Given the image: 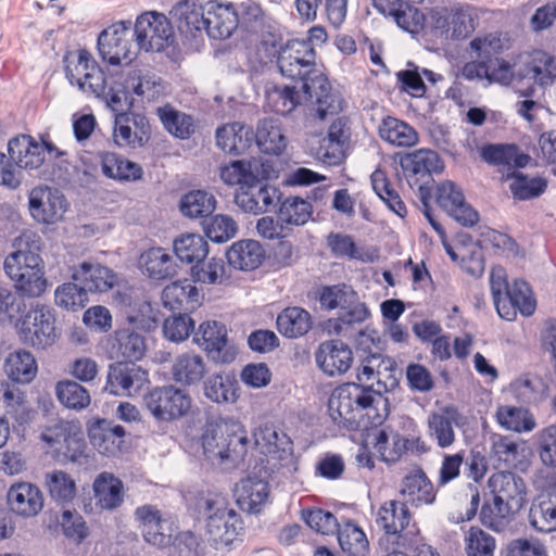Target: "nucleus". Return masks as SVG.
I'll list each match as a JSON object with an SVG mask.
<instances>
[{
	"label": "nucleus",
	"mask_w": 556,
	"mask_h": 556,
	"mask_svg": "<svg viewBox=\"0 0 556 556\" xmlns=\"http://www.w3.org/2000/svg\"><path fill=\"white\" fill-rule=\"evenodd\" d=\"M316 53L308 43L287 41L277 51L279 73L290 84L275 85L266 91L267 105L286 116L303 104H315V115L325 119L341 110V99L333 92L328 77L317 68Z\"/></svg>",
	"instance_id": "f257e3e1"
},
{
	"label": "nucleus",
	"mask_w": 556,
	"mask_h": 556,
	"mask_svg": "<svg viewBox=\"0 0 556 556\" xmlns=\"http://www.w3.org/2000/svg\"><path fill=\"white\" fill-rule=\"evenodd\" d=\"M202 447L207 459L230 462L243 459L249 440L242 425L233 419L207 420L201 435Z\"/></svg>",
	"instance_id": "f03ea898"
},
{
	"label": "nucleus",
	"mask_w": 556,
	"mask_h": 556,
	"mask_svg": "<svg viewBox=\"0 0 556 556\" xmlns=\"http://www.w3.org/2000/svg\"><path fill=\"white\" fill-rule=\"evenodd\" d=\"M165 93V81L156 73L146 67H134L113 78L108 106L112 111H130L134 94L142 100L154 101Z\"/></svg>",
	"instance_id": "7ed1b4c3"
},
{
	"label": "nucleus",
	"mask_w": 556,
	"mask_h": 556,
	"mask_svg": "<svg viewBox=\"0 0 556 556\" xmlns=\"http://www.w3.org/2000/svg\"><path fill=\"white\" fill-rule=\"evenodd\" d=\"M4 271L15 282V288L23 295L40 296L47 288L42 260L29 250H17L4 260Z\"/></svg>",
	"instance_id": "20e7f679"
},
{
	"label": "nucleus",
	"mask_w": 556,
	"mask_h": 556,
	"mask_svg": "<svg viewBox=\"0 0 556 556\" xmlns=\"http://www.w3.org/2000/svg\"><path fill=\"white\" fill-rule=\"evenodd\" d=\"M55 321V312L52 307L36 304L24 314L16 327L24 343L45 350L52 346L60 337Z\"/></svg>",
	"instance_id": "39448f33"
},
{
	"label": "nucleus",
	"mask_w": 556,
	"mask_h": 556,
	"mask_svg": "<svg viewBox=\"0 0 556 556\" xmlns=\"http://www.w3.org/2000/svg\"><path fill=\"white\" fill-rule=\"evenodd\" d=\"M135 37L130 21L114 23L102 30L98 37V51L102 60L111 65L126 64L137 56L140 49L132 43Z\"/></svg>",
	"instance_id": "423d86ee"
},
{
	"label": "nucleus",
	"mask_w": 556,
	"mask_h": 556,
	"mask_svg": "<svg viewBox=\"0 0 556 556\" xmlns=\"http://www.w3.org/2000/svg\"><path fill=\"white\" fill-rule=\"evenodd\" d=\"M200 506L206 515L207 533L216 544H231L243 530L240 515L228 508L223 498H205Z\"/></svg>",
	"instance_id": "0eeeda50"
},
{
	"label": "nucleus",
	"mask_w": 556,
	"mask_h": 556,
	"mask_svg": "<svg viewBox=\"0 0 556 556\" xmlns=\"http://www.w3.org/2000/svg\"><path fill=\"white\" fill-rule=\"evenodd\" d=\"M136 46L140 50L161 52L175 42L170 21L162 13L146 12L139 15L134 26Z\"/></svg>",
	"instance_id": "6e6552de"
},
{
	"label": "nucleus",
	"mask_w": 556,
	"mask_h": 556,
	"mask_svg": "<svg viewBox=\"0 0 556 556\" xmlns=\"http://www.w3.org/2000/svg\"><path fill=\"white\" fill-rule=\"evenodd\" d=\"M147 409L160 421H173L186 416L191 408V396L174 386L155 387L143 397Z\"/></svg>",
	"instance_id": "1a4fd4ad"
},
{
	"label": "nucleus",
	"mask_w": 556,
	"mask_h": 556,
	"mask_svg": "<svg viewBox=\"0 0 556 556\" xmlns=\"http://www.w3.org/2000/svg\"><path fill=\"white\" fill-rule=\"evenodd\" d=\"M193 341L216 363L229 364L236 358L237 351L229 343L228 330L220 321L202 323L194 333Z\"/></svg>",
	"instance_id": "9d476101"
},
{
	"label": "nucleus",
	"mask_w": 556,
	"mask_h": 556,
	"mask_svg": "<svg viewBox=\"0 0 556 556\" xmlns=\"http://www.w3.org/2000/svg\"><path fill=\"white\" fill-rule=\"evenodd\" d=\"M437 203L465 227H471L479 220L478 212L466 203L462 189L453 181L446 180L438 186Z\"/></svg>",
	"instance_id": "9b49d317"
},
{
	"label": "nucleus",
	"mask_w": 556,
	"mask_h": 556,
	"mask_svg": "<svg viewBox=\"0 0 556 556\" xmlns=\"http://www.w3.org/2000/svg\"><path fill=\"white\" fill-rule=\"evenodd\" d=\"M29 212L34 219L42 224H54L66 211V199L56 189L34 188L29 193Z\"/></svg>",
	"instance_id": "f8f14e48"
},
{
	"label": "nucleus",
	"mask_w": 556,
	"mask_h": 556,
	"mask_svg": "<svg viewBox=\"0 0 556 556\" xmlns=\"http://www.w3.org/2000/svg\"><path fill=\"white\" fill-rule=\"evenodd\" d=\"M314 355L317 367L330 377L346 372L353 363L351 348L338 339L321 342Z\"/></svg>",
	"instance_id": "ddd939ff"
},
{
	"label": "nucleus",
	"mask_w": 556,
	"mask_h": 556,
	"mask_svg": "<svg viewBox=\"0 0 556 556\" xmlns=\"http://www.w3.org/2000/svg\"><path fill=\"white\" fill-rule=\"evenodd\" d=\"M491 495L506 503L518 513L526 503L527 486L523 479L513 471H497L490 476Z\"/></svg>",
	"instance_id": "4468645a"
},
{
	"label": "nucleus",
	"mask_w": 556,
	"mask_h": 556,
	"mask_svg": "<svg viewBox=\"0 0 556 556\" xmlns=\"http://www.w3.org/2000/svg\"><path fill=\"white\" fill-rule=\"evenodd\" d=\"M205 21V33L210 38L227 39L239 25V12L231 3L222 4L217 1H208Z\"/></svg>",
	"instance_id": "2eb2a0df"
},
{
	"label": "nucleus",
	"mask_w": 556,
	"mask_h": 556,
	"mask_svg": "<svg viewBox=\"0 0 556 556\" xmlns=\"http://www.w3.org/2000/svg\"><path fill=\"white\" fill-rule=\"evenodd\" d=\"M71 279L78 281L87 294L103 293L111 290L116 281L112 269L99 263L83 262L73 267Z\"/></svg>",
	"instance_id": "dca6fc26"
},
{
	"label": "nucleus",
	"mask_w": 556,
	"mask_h": 556,
	"mask_svg": "<svg viewBox=\"0 0 556 556\" xmlns=\"http://www.w3.org/2000/svg\"><path fill=\"white\" fill-rule=\"evenodd\" d=\"M528 520L536 532L556 531V486L545 489L534 496Z\"/></svg>",
	"instance_id": "f3484780"
},
{
	"label": "nucleus",
	"mask_w": 556,
	"mask_h": 556,
	"mask_svg": "<svg viewBox=\"0 0 556 556\" xmlns=\"http://www.w3.org/2000/svg\"><path fill=\"white\" fill-rule=\"evenodd\" d=\"M147 376V371L135 363L118 361L109 366L104 390L114 395L129 393L135 384L139 388Z\"/></svg>",
	"instance_id": "a211bd4d"
},
{
	"label": "nucleus",
	"mask_w": 556,
	"mask_h": 556,
	"mask_svg": "<svg viewBox=\"0 0 556 556\" xmlns=\"http://www.w3.org/2000/svg\"><path fill=\"white\" fill-rule=\"evenodd\" d=\"M536 308V301L532 295V291L527 281L516 279L503 304L498 307V316L506 320H515L517 313L529 317L533 315Z\"/></svg>",
	"instance_id": "6ab92c4d"
},
{
	"label": "nucleus",
	"mask_w": 556,
	"mask_h": 556,
	"mask_svg": "<svg viewBox=\"0 0 556 556\" xmlns=\"http://www.w3.org/2000/svg\"><path fill=\"white\" fill-rule=\"evenodd\" d=\"M7 498L11 510L22 517H35L43 508L42 492L29 482L14 483L9 489Z\"/></svg>",
	"instance_id": "aec40b11"
},
{
	"label": "nucleus",
	"mask_w": 556,
	"mask_h": 556,
	"mask_svg": "<svg viewBox=\"0 0 556 556\" xmlns=\"http://www.w3.org/2000/svg\"><path fill=\"white\" fill-rule=\"evenodd\" d=\"M215 137L218 148L233 155L245 153L255 143L253 128L239 122L218 127Z\"/></svg>",
	"instance_id": "412c9836"
},
{
	"label": "nucleus",
	"mask_w": 556,
	"mask_h": 556,
	"mask_svg": "<svg viewBox=\"0 0 556 556\" xmlns=\"http://www.w3.org/2000/svg\"><path fill=\"white\" fill-rule=\"evenodd\" d=\"M169 14L178 30L186 36L197 37L205 31L206 4L202 7L190 0H181Z\"/></svg>",
	"instance_id": "4be33fe9"
},
{
	"label": "nucleus",
	"mask_w": 556,
	"mask_h": 556,
	"mask_svg": "<svg viewBox=\"0 0 556 556\" xmlns=\"http://www.w3.org/2000/svg\"><path fill=\"white\" fill-rule=\"evenodd\" d=\"M8 152L20 168L37 169L45 162V147L29 135L12 138L8 143Z\"/></svg>",
	"instance_id": "5701e85b"
},
{
	"label": "nucleus",
	"mask_w": 556,
	"mask_h": 556,
	"mask_svg": "<svg viewBox=\"0 0 556 556\" xmlns=\"http://www.w3.org/2000/svg\"><path fill=\"white\" fill-rule=\"evenodd\" d=\"M401 494L406 505L410 504L415 507L431 505L437 497L433 484L422 469H417L403 478Z\"/></svg>",
	"instance_id": "b1692460"
},
{
	"label": "nucleus",
	"mask_w": 556,
	"mask_h": 556,
	"mask_svg": "<svg viewBox=\"0 0 556 556\" xmlns=\"http://www.w3.org/2000/svg\"><path fill=\"white\" fill-rule=\"evenodd\" d=\"M162 301L173 312H191L200 305V294L189 280H177L163 289Z\"/></svg>",
	"instance_id": "393cba45"
},
{
	"label": "nucleus",
	"mask_w": 556,
	"mask_h": 556,
	"mask_svg": "<svg viewBox=\"0 0 556 556\" xmlns=\"http://www.w3.org/2000/svg\"><path fill=\"white\" fill-rule=\"evenodd\" d=\"M502 182L509 181V191L518 201H528L541 197L547 189V179L530 177L517 169H509L502 174Z\"/></svg>",
	"instance_id": "a878e982"
},
{
	"label": "nucleus",
	"mask_w": 556,
	"mask_h": 556,
	"mask_svg": "<svg viewBox=\"0 0 556 556\" xmlns=\"http://www.w3.org/2000/svg\"><path fill=\"white\" fill-rule=\"evenodd\" d=\"M269 495L268 483L256 477L242 479L235 488L239 507L248 513H258Z\"/></svg>",
	"instance_id": "bb28decb"
},
{
	"label": "nucleus",
	"mask_w": 556,
	"mask_h": 556,
	"mask_svg": "<svg viewBox=\"0 0 556 556\" xmlns=\"http://www.w3.org/2000/svg\"><path fill=\"white\" fill-rule=\"evenodd\" d=\"M481 159L490 165H502L509 169L526 167L531 157L515 143H488L481 148Z\"/></svg>",
	"instance_id": "cd10ccee"
},
{
	"label": "nucleus",
	"mask_w": 556,
	"mask_h": 556,
	"mask_svg": "<svg viewBox=\"0 0 556 556\" xmlns=\"http://www.w3.org/2000/svg\"><path fill=\"white\" fill-rule=\"evenodd\" d=\"M111 350L116 358H121L122 362L136 364L147 352L146 338L134 329H118L114 332Z\"/></svg>",
	"instance_id": "c85d7f7f"
},
{
	"label": "nucleus",
	"mask_w": 556,
	"mask_h": 556,
	"mask_svg": "<svg viewBox=\"0 0 556 556\" xmlns=\"http://www.w3.org/2000/svg\"><path fill=\"white\" fill-rule=\"evenodd\" d=\"M458 417L459 413L454 406H445L440 412L429 415V435L441 448H446L455 442L454 424H457Z\"/></svg>",
	"instance_id": "c756f323"
},
{
	"label": "nucleus",
	"mask_w": 556,
	"mask_h": 556,
	"mask_svg": "<svg viewBox=\"0 0 556 556\" xmlns=\"http://www.w3.org/2000/svg\"><path fill=\"white\" fill-rule=\"evenodd\" d=\"M228 264L240 270H253L265 258V250L256 240H239L227 250Z\"/></svg>",
	"instance_id": "7c9ffc66"
},
{
	"label": "nucleus",
	"mask_w": 556,
	"mask_h": 556,
	"mask_svg": "<svg viewBox=\"0 0 556 556\" xmlns=\"http://www.w3.org/2000/svg\"><path fill=\"white\" fill-rule=\"evenodd\" d=\"M155 114L161 121L163 128L177 139H189L195 131L193 116L179 111L170 103L157 106Z\"/></svg>",
	"instance_id": "2f4dec72"
},
{
	"label": "nucleus",
	"mask_w": 556,
	"mask_h": 556,
	"mask_svg": "<svg viewBox=\"0 0 556 556\" xmlns=\"http://www.w3.org/2000/svg\"><path fill=\"white\" fill-rule=\"evenodd\" d=\"M254 136L255 144L265 154L280 155L286 150L288 140L279 119L263 118L258 121Z\"/></svg>",
	"instance_id": "473e14b6"
},
{
	"label": "nucleus",
	"mask_w": 556,
	"mask_h": 556,
	"mask_svg": "<svg viewBox=\"0 0 556 556\" xmlns=\"http://www.w3.org/2000/svg\"><path fill=\"white\" fill-rule=\"evenodd\" d=\"M276 324L281 336L296 339L312 329L313 318L306 309L300 306H289L278 314Z\"/></svg>",
	"instance_id": "72a5a7b5"
},
{
	"label": "nucleus",
	"mask_w": 556,
	"mask_h": 556,
	"mask_svg": "<svg viewBox=\"0 0 556 556\" xmlns=\"http://www.w3.org/2000/svg\"><path fill=\"white\" fill-rule=\"evenodd\" d=\"M139 265L149 278L164 280L176 274V263L162 248H151L139 257Z\"/></svg>",
	"instance_id": "f704fd0d"
},
{
	"label": "nucleus",
	"mask_w": 556,
	"mask_h": 556,
	"mask_svg": "<svg viewBox=\"0 0 556 556\" xmlns=\"http://www.w3.org/2000/svg\"><path fill=\"white\" fill-rule=\"evenodd\" d=\"M357 391L355 382L344 383L333 390L328 400V412L332 421L339 426H346L354 420V393Z\"/></svg>",
	"instance_id": "c9c22d12"
},
{
	"label": "nucleus",
	"mask_w": 556,
	"mask_h": 556,
	"mask_svg": "<svg viewBox=\"0 0 556 556\" xmlns=\"http://www.w3.org/2000/svg\"><path fill=\"white\" fill-rule=\"evenodd\" d=\"M97 505L106 510L119 507L124 502V485L113 473L102 472L93 482Z\"/></svg>",
	"instance_id": "e433bc0d"
},
{
	"label": "nucleus",
	"mask_w": 556,
	"mask_h": 556,
	"mask_svg": "<svg viewBox=\"0 0 556 556\" xmlns=\"http://www.w3.org/2000/svg\"><path fill=\"white\" fill-rule=\"evenodd\" d=\"M206 372L202 356L185 353L176 357L172 366L173 379L181 386L198 384Z\"/></svg>",
	"instance_id": "4c0bfd02"
},
{
	"label": "nucleus",
	"mask_w": 556,
	"mask_h": 556,
	"mask_svg": "<svg viewBox=\"0 0 556 556\" xmlns=\"http://www.w3.org/2000/svg\"><path fill=\"white\" fill-rule=\"evenodd\" d=\"M277 207V218L285 225H305L313 214L311 202L299 195L283 197L281 192Z\"/></svg>",
	"instance_id": "58836bf2"
},
{
	"label": "nucleus",
	"mask_w": 556,
	"mask_h": 556,
	"mask_svg": "<svg viewBox=\"0 0 556 556\" xmlns=\"http://www.w3.org/2000/svg\"><path fill=\"white\" fill-rule=\"evenodd\" d=\"M370 316L367 305L359 301L357 293L352 290L348 291L346 300L338 313V318L333 320V330L340 334L356 324H362Z\"/></svg>",
	"instance_id": "ea45409f"
},
{
	"label": "nucleus",
	"mask_w": 556,
	"mask_h": 556,
	"mask_svg": "<svg viewBox=\"0 0 556 556\" xmlns=\"http://www.w3.org/2000/svg\"><path fill=\"white\" fill-rule=\"evenodd\" d=\"M409 520L410 513L405 503L388 501L378 510L377 523L384 530L386 534L400 538V533L408 526Z\"/></svg>",
	"instance_id": "a19ab883"
},
{
	"label": "nucleus",
	"mask_w": 556,
	"mask_h": 556,
	"mask_svg": "<svg viewBox=\"0 0 556 556\" xmlns=\"http://www.w3.org/2000/svg\"><path fill=\"white\" fill-rule=\"evenodd\" d=\"M517 514V510L491 495V497H485L481 505L479 520L482 526L500 532Z\"/></svg>",
	"instance_id": "79ce46f5"
},
{
	"label": "nucleus",
	"mask_w": 556,
	"mask_h": 556,
	"mask_svg": "<svg viewBox=\"0 0 556 556\" xmlns=\"http://www.w3.org/2000/svg\"><path fill=\"white\" fill-rule=\"evenodd\" d=\"M206 399L217 404L235 403L238 399V381L229 374H213L203 382Z\"/></svg>",
	"instance_id": "37998d69"
},
{
	"label": "nucleus",
	"mask_w": 556,
	"mask_h": 556,
	"mask_svg": "<svg viewBox=\"0 0 556 556\" xmlns=\"http://www.w3.org/2000/svg\"><path fill=\"white\" fill-rule=\"evenodd\" d=\"M216 208L215 197L205 190H191L184 194L179 201V210L185 217H210Z\"/></svg>",
	"instance_id": "c03bdc74"
},
{
	"label": "nucleus",
	"mask_w": 556,
	"mask_h": 556,
	"mask_svg": "<svg viewBox=\"0 0 556 556\" xmlns=\"http://www.w3.org/2000/svg\"><path fill=\"white\" fill-rule=\"evenodd\" d=\"M4 370L12 381L29 383L36 377L37 363L30 352L20 350L7 357Z\"/></svg>",
	"instance_id": "a18cd8bd"
},
{
	"label": "nucleus",
	"mask_w": 556,
	"mask_h": 556,
	"mask_svg": "<svg viewBox=\"0 0 556 556\" xmlns=\"http://www.w3.org/2000/svg\"><path fill=\"white\" fill-rule=\"evenodd\" d=\"M379 136L397 147H412L418 142V134L410 125L391 116L382 119Z\"/></svg>",
	"instance_id": "49530a36"
},
{
	"label": "nucleus",
	"mask_w": 556,
	"mask_h": 556,
	"mask_svg": "<svg viewBox=\"0 0 556 556\" xmlns=\"http://www.w3.org/2000/svg\"><path fill=\"white\" fill-rule=\"evenodd\" d=\"M254 437L255 443L266 455H278L279 453H287L292 450L290 438L274 424L267 422L260 426Z\"/></svg>",
	"instance_id": "de8ad7c7"
},
{
	"label": "nucleus",
	"mask_w": 556,
	"mask_h": 556,
	"mask_svg": "<svg viewBox=\"0 0 556 556\" xmlns=\"http://www.w3.org/2000/svg\"><path fill=\"white\" fill-rule=\"evenodd\" d=\"M338 541L342 552L346 556H366L369 552V542L364 531L352 521L339 525Z\"/></svg>",
	"instance_id": "09e8293b"
},
{
	"label": "nucleus",
	"mask_w": 556,
	"mask_h": 556,
	"mask_svg": "<svg viewBox=\"0 0 556 556\" xmlns=\"http://www.w3.org/2000/svg\"><path fill=\"white\" fill-rule=\"evenodd\" d=\"M174 252L181 262L199 264L208 254V244L200 235L186 233L174 241Z\"/></svg>",
	"instance_id": "8fccbe9b"
},
{
	"label": "nucleus",
	"mask_w": 556,
	"mask_h": 556,
	"mask_svg": "<svg viewBox=\"0 0 556 556\" xmlns=\"http://www.w3.org/2000/svg\"><path fill=\"white\" fill-rule=\"evenodd\" d=\"M45 486L50 497L61 505L73 501L76 495V483L63 470H53L45 476Z\"/></svg>",
	"instance_id": "3c124183"
},
{
	"label": "nucleus",
	"mask_w": 556,
	"mask_h": 556,
	"mask_svg": "<svg viewBox=\"0 0 556 556\" xmlns=\"http://www.w3.org/2000/svg\"><path fill=\"white\" fill-rule=\"evenodd\" d=\"M102 173L117 180H137L142 176V168L128 160H124L115 153H105L101 159Z\"/></svg>",
	"instance_id": "603ef678"
},
{
	"label": "nucleus",
	"mask_w": 556,
	"mask_h": 556,
	"mask_svg": "<svg viewBox=\"0 0 556 556\" xmlns=\"http://www.w3.org/2000/svg\"><path fill=\"white\" fill-rule=\"evenodd\" d=\"M55 394L63 406L74 410H81L91 402L89 391L73 380L59 381L55 386Z\"/></svg>",
	"instance_id": "864d4df0"
},
{
	"label": "nucleus",
	"mask_w": 556,
	"mask_h": 556,
	"mask_svg": "<svg viewBox=\"0 0 556 556\" xmlns=\"http://www.w3.org/2000/svg\"><path fill=\"white\" fill-rule=\"evenodd\" d=\"M54 300L59 307L77 312L88 304L89 295L78 281L72 279L55 289Z\"/></svg>",
	"instance_id": "5fc2aeb1"
},
{
	"label": "nucleus",
	"mask_w": 556,
	"mask_h": 556,
	"mask_svg": "<svg viewBox=\"0 0 556 556\" xmlns=\"http://www.w3.org/2000/svg\"><path fill=\"white\" fill-rule=\"evenodd\" d=\"M401 166L405 170H412L415 175H430L432 172H441L443 163L435 151L417 150L406 154L405 157L401 160Z\"/></svg>",
	"instance_id": "6e6d98bb"
},
{
	"label": "nucleus",
	"mask_w": 556,
	"mask_h": 556,
	"mask_svg": "<svg viewBox=\"0 0 556 556\" xmlns=\"http://www.w3.org/2000/svg\"><path fill=\"white\" fill-rule=\"evenodd\" d=\"M371 186L376 194L397 216L404 217L407 213L406 206L399 193L391 187V184L382 169H376L371 176Z\"/></svg>",
	"instance_id": "4d7b16f0"
},
{
	"label": "nucleus",
	"mask_w": 556,
	"mask_h": 556,
	"mask_svg": "<svg viewBox=\"0 0 556 556\" xmlns=\"http://www.w3.org/2000/svg\"><path fill=\"white\" fill-rule=\"evenodd\" d=\"M3 403L7 414L10 415L18 425H26L33 418V410L26 401V395L15 386L7 384L3 389Z\"/></svg>",
	"instance_id": "13d9d810"
},
{
	"label": "nucleus",
	"mask_w": 556,
	"mask_h": 556,
	"mask_svg": "<svg viewBox=\"0 0 556 556\" xmlns=\"http://www.w3.org/2000/svg\"><path fill=\"white\" fill-rule=\"evenodd\" d=\"M479 23V11L470 4H462L453 9L452 37L465 39L469 37Z\"/></svg>",
	"instance_id": "bf43d9fd"
},
{
	"label": "nucleus",
	"mask_w": 556,
	"mask_h": 556,
	"mask_svg": "<svg viewBox=\"0 0 556 556\" xmlns=\"http://www.w3.org/2000/svg\"><path fill=\"white\" fill-rule=\"evenodd\" d=\"M161 319L162 314L157 305H153L149 301L134 303L131 312L127 316L130 325L146 332L156 329Z\"/></svg>",
	"instance_id": "052dcab7"
},
{
	"label": "nucleus",
	"mask_w": 556,
	"mask_h": 556,
	"mask_svg": "<svg viewBox=\"0 0 556 556\" xmlns=\"http://www.w3.org/2000/svg\"><path fill=\"white\" fill-rule=\"evenodd\" d=\"M25 308L26 304L21 295L9 287L0 286V323L17 326Z\"/></svg>",
	"instance_id": "680f3d73"
},
{
	"label": "nucleus",
	"mask_w": 556,
	"mask_h": 556,
	"mask_svg": "<svg viewBox=\"0 0 556 556\" xmlns=\"http://www.w3.org/2000/svg\"><path fill=\"white\" fill-rule=\"evenodd\" d=\"M203 230L211 241L222 243L233 238L237 233V223L227 215L210 216L203 220Z\"/></svg>",
	"instance_id": "e2e57ef3"
},
{
	"label": "nucleus",
	"mask_w": 556,
	"mask_h": 556,
	"mask_svg": "<svg viewBox=\"0 0 556 556\" xmlns=\"http://www.w3.org/2000/svg\"><path fill=\"white\" fill-rule=\"evenodd\" d=\"M220 179L230 186L240 185L243 187L248 184L257 182V176L252 170L250 161L236 160L228 165L220 166Z\"/></svg>",
	"instance_id": "0e129e2a"
},
{
	"label": "nucleus",
	"mask_w": 556,
	"mask_h": 556,
	"mask_svg": "<svg viewBox=\"0 0 556 556\" xmlns=\"http://www.w3.org/2000/svg\"><path fill=\"white\" fill-rule=\"evenodd\" d=\"M470 49L477 59L492 63L496 55L505 49V38L500 33H491L483 37H476L470 41Z\"/></svg>",
	"instance_id": "69168bd1"
},
{
	"label": "nucleus",
	"mask_w": 556,
	"mask_h": 556,
	"mask_svg": "<svg viewBox=\"0 0 556 556\" xmlns=\"http://www.w3.org/2000/svg\"><path fill=\"white\" fill-rule=\"evenodd\" d=\"M495 539L481 528L472 526L465 538L467 556H493Z\"/></svg>",
	"instance_id": "338daca9"
},
{
	"label": "nucleus",
	"mask_w": 556,
	"mask_h": 556,
	"mask_svg": "<svg viewBox=\"0 0 556 556\" xmlns=\"http://www.w3.org/2000/svg\"><path fill=\"white\" fill-rule=\"evenodd\" d=\"M177 529L178 527L170 516H162L151 530H142V535L147 543L163 548L173 544Z\"/></svg>",
	"instance_id": "774afa93"
}]
</instances>
